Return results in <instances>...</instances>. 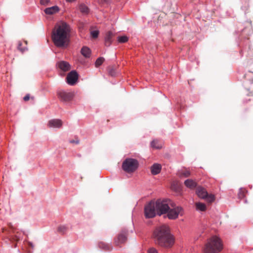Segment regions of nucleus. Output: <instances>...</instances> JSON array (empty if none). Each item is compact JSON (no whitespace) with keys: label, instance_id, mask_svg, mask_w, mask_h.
<instances>
[{"label":"nucleus","instance_id":"nucleus-26","mask_svg":"<svg viewBox=\"0 0 253 253\" xmlns=\"http://www.w3.org/2000/svg\"><path fill=\"white\" fill-rule=\"evenodd\" d=\"M116 68L115 66H109L108 68V72L110 75L114 76L116 74Z\"/></svg>","mask_w":253,"mask_h":253},{"label":"nucleus","instance_id":"nucleus-40","mask_svg":"<svg viewBox=\"0 0 253 253\" xmlns=\"http://www.w3.org/2000/svg\"><path fill=\"white\" fill-rule=\"evenodd\" d=\"M66 1L67 2H73L75 1H76V0H66Z\"/></svg>","mask_w":253,"mask_h":253},{"label":"nucleus","instance_id":"nucleus-16","mask_svg":"<svg viewBox=\"0 0 253 253\" xmlns=\"http://www.w3.org/2000/svg\"><path fill=\"white\" fill-rule=\"evenodd\" d=\"M114 35L111 31L108 32L105 38V44L106 46H109L112 42V38Z\"/></svg>","mask_w":253,"mask_h":253},{"label":"nucleus","instance_id":"nucleus-5","mask_svg":"<svg viewBox=\"0 0 253 253\" xmlns=\"http://www.w3.org/2000/svg\"><path fill=\"white\" fill-rule=\"evenodd\" d=\"M155 203L157 213L159 215L168 212L170 207H173V203L169 199H159Z\"/></svg>","mask_w":253,"mask_h":253},{"label":"nucleus","instance_id":"nucleus-11","mask_svg":"<svg viewBox=\"0 0 253 253\" xmlns=\"http://www.w3.org/2000/svg\"><path fill=\"white\" fill-rule=\"evenodd\" d=\"M127 240V232L126 230H122L115 239L114 242L116 246H120L125 243Z\"/></svg>","mask_w":253,"mask_h":253},{"label":"nucleus","instance_id":"nucleus-30","mask_svg":"<svg viewBox=\"0 0 253 253\" xmlns=\"http://www.w3.org/2000/svg\"><path fill=\"white\" fill-rule=\"evenodd\" d=\"M20 238L19 236L17 235H15L14 236H11L9 237V240L12 242H18Z\"/></svg>","mask_w":253,"mask_h":253},{"label":"nucleus","instance_id":"nucleus-12","mask_svg":"<svg viewBox=\"0 0 253 253\" xmlns=\"http://www.w3.org/2000/svg\"><path fill=\"white\" fill-rule=\"evenodd\" d=\"M78 79V74L75 71H72L67 75V83L71 85H74Z\"/></svg>","mask_w":253,"mask_h":253},{"label":"nucleus","instance_id":"nucleus-38","mask_svg":"<svg viewBox=\"0 0 253 253\" xmlns=\"http://www.w3.org/2000/svg\"><path fill=\"white\" fill-rule=\"evenodd\" d=\"M30 99V95L29 94H27L24 97V101H28Z\"/></svg>","mask_w":253,"mask_h":253},{"label":"nucleus","instance_id":"nucleus-24","mask_svg":"<svg viewBox=\"0 0 253 253\" xmlns=\"http://www.w3.org/2000/svg\"><path fill=\"white\" fill-rule=\"evenodd\" d=\"M190 175V172L188 170L179 171L178 175L180 177H187Z\"/></svg>","mask_w":253,"mask_h":253},{"label":"nucleus","instance_id":"nucleus-3","mask_svg":"<svg viewBox=\"0 0 253 253\" xmlns=\"http://www.w3.org/2000/svg\"><path fill=\"white\" fill-rule=\"evenodd\" d=\"M153 236L156 243L161 247L170 248L174 245V238L166 225L157 227L154 231Z\"/></svg>","mask_w":253,"mask_h":253},{"label":"nucleus","instance_id":"nucleus-2","mask_svg":"<svg viewBox=\"0 0 253 253\" xmlns=\"http://www.w3.org/2000/svg\"><path fill=\"white\" fill-rule=\"evenodd\" d=\"M153 236L156 243L161 247L170 248L174 245V238L166 225L157 227L154 231Z\"/></svg>","mask_w":253,"mask_h":253},{"label":"nucleus","instance_id":"nucleus-33","mask_svg":"<svg viewBox=\"0 0 253 253\" xmlns=\"http://www.w3.org/2000/svg\"><path fill=\"white\" fill-rule=\"evenodd\" d=\"M49 2V0H41L40 3L41 4L43 5H47Z\"/></svg>","mask_w":253,"mask_h":253},{"label":"nucleus","instance_id":"nucleus-19","mask_svg":"<svg viewBox=\"0 0 253 253\" xmlns=\"http://www.w3.org/2000/svg\"><path fill=\"white\" fill-rule=\"evenodd\" d=\"M185 186L190 189H193L196 187L197 184L192 179H187L184 182Z\"/></svg>","mask_w":253,"mask_h":253},{"label":"nucleus","instance_id":"nucleus-10","mask_svg":"<svg viewBox=\"0 0 253 253\" xmlns=\"http://www.w3.org/2000/svg\"><path fill=\"white\" fill-rule=\"evenodd\" d=\"M58 97L61 101L69 102L74 97V93L71 91H67L63 90H58L57 92Z\"/></svg>","mask_w":253,"mask_h":253},{"label":"nucleus","instance_id":"nucleus-32","mask_svg":"<svg viewBox=\"0 0 253 253\" xmlns=\"http://www.w3.org/2000/svg\"><path fill=\"white\" fill-rule=\"evenodd\" d=\"M8 227L10 228V229L11 230V231H8V233H10L11 232L12 233H15V228L13 226V225H12L11 223H8Z\"/></svg>","mask_w":253,"mask_h":253},{"label":"nucleus","instance_id":"nucleus-6","mask_svg":"<svg viewBox=\"0 0 253 253\" xmlns=\"http://www.w3.org/2000/svg\"><path fill=\"white\" fill-rule=\"evenodd\" d=\"M139 166L137 160L132 158L126 159L122 164V169L126 172L131 173L134 172Z\"/></svg>","mask_w":253,"mask_h":253},{"label":"nucleus","instance_id":"nucleus-23","mask_svg":"<svg viewBox=\"0 0 253 253\" xmlns=\"http://www.w3.org/2000/svg\"><path fill=\"white\" fill-rule=\"evenodd\" d=\"M151 147L155 149H160L162 147V145L158 140H154L151 142Z\"/></svg>","mask_w":253,"mask_h":253},{"label":"nucleus","instance_id":"nucleus-35","mask_svg":"<svg viewBox=\"0 0 253 253\" xmlns=\"http://www.w3.org/2000/svg\"><path fill=\"white\" fill-rule=\"evenodd\" d=\"M110 0H98V1L100 4H104L109 3Z\"/></svg>","mask_w":253,"mask_h":253},{"label":"nucleus","instance_id":"nucleus-9","mask_svg":"<svg viewBox=\"0 0 253 253\" xmlns=\"http://www.w3.org/2000/svg\"><path fill=\"white\" fill-rule=\"evenodd\" d=\"M167 213V216L169 219H175L178 217L179 215H183V210L181 207H175L173 204V207H170Z\"/></svg>","mask_w":253,"mask_h":253},{"label":"nucleus","instance_id":"nucleus-25","mask_svg":"<svg viewBox=\"0 0 253 253\" xmlns=\"http://www.w3.org/2000/svg\"><path fill=\"white\" fill-rule=\"evenodd\" d=\"M104 61L105 59L103 57H100L98 58L95 62V67L97 68L99 67L100 65L102 64Z\"/></svg>","mask_w":253,"mask_h":253},{"label":"nucleus","instance_id":"nucleus-39","mask_svg":"<svg viewBox=\"0 0 253 253\" xmlns=\"http://www.w3.org/2000/svg\"><path fill=\"white\" fill-rule=\"evenodd\" d=\"M28 244L29 246L32 249L34 248V246L32 242H28Z\"/></svg>","mask_w":253,"mask_h":253},{"label":"nucleus","instance_id":"nucleus-34","mask_svg":"<svg viewBox=\"0 0 253 253\" xmlns=\"http://www.w3.org/2000/svg\"><path fill=\"white\" fill-rule=\"evenodd\" d=\"M22 45V43L21 42H19L18 49L21 51L22 52H23L26 49H27L25 48H22V47H21Z\"/></svg>","mask_w":253,"mask_h":253},{"label":"nucleus","instance_id":"nucleus-21","mask_svg":"<svg viewBox=\"0 0 253 253\" xmlns=\"http://www.w3.org/2000/svg\"><path fill=\"white\" fill-rule=\"evenodd\" d=\"M99 246L100 248L106 251H111L112 249V247L110 244L103 242H100L99 243Z\"/></svg>","mask_w":253,"mask_h":253},{"label":"nucleus","instance_id":"nucleus-36","mask_svg":"<svg viewBox=\"0 0 253 253\" xmlns=\"http://www.w3.org/2000/svg\"><path fill=\"white\" fill-rule=\"evenodd\" d=\"M79 142H80L78 138H77L75 140L73 139V140H70V143L79 144Z\"/></svg>","mask_w":253,"mask_h":253},{"label":"nucleus","instance_id":"nucleus-31","mask_svg":"<svg viewBox=\"0 0 253 253\" xmlns=\"http://www.w3.org/2000/svg\"><path fill=\"white\" fill-rule=\"evenodd\" d=\"M99 34V31L97 30L92 31L91 32V36L92 38L95 39L97 38Z\"/></svg>","mask_w":253,"mask_h":253},{"label":"nucleus","instance_id":"nucleus-8","mask_svg":"<svg viewBox=\"0 0 253 253\" xmlns=\"http://www.w3.org/2000/svg\"><path fill=\"white\" fill-rule=\"evenodd\" d=\"M157 212L156 203L151 201L146 205L144 208V214L146 218H153L155 216Z\"/></svg>","mask_w":253,"mask_h":253},{"label":"nucleus","instance_id":"nucleus-20","mask_svg":"<svg viewBox=\"0 0 253 253\" xmlns=\"http://www.w3.org/2000/svg\"><path fill=\"white\" fill-rule=\"evenodd\" d=\"M79 9L80 12L84 14H86L89 12V8L83 3H81L79 5Z\"/></svg>","mask_w":253,"mask_h":253},{"label":"nucleus","instance_id":"nucleus-14","mask_svg":"<svg viewBox=\"0 0 253 253\" xmlns=\"http://www.w3.org/2000/svg\"><path fill=\"white\" fill-rule=\"evenodd\" d=\"M58 66L63 72H67L70 70V65L66 61H61L58 62Z\"/></svg>","mask_w":253,"mask_h":253},{"label":"nucleus","instance_id":"nucleus-18","mask_svg":"<svg viewBox=\"0 0 253 253\" xmlns=\"http://www.w3.org/2000/svg\"><path fill=\"white\" fill-rule=\"evenodd\" d=\"M82 54L85 58H89L91 54V50L86 46H84L81 49Z\"/></svg>","mask_w":253,"mask_h":253},{"label":"nucleus","instance_id":"nucleus-28","mask_svg":"<svg viewBox=\"0 0 253 253\" xmlns=\"http://www.w3.org/2000/svg\"><path fill=\"white\" fill-rule=\"evenodd\" d=\"M246 192V191L245 189H243V188L240 189L239 193H238V198L239 199H243L245 196Z\"/></svg>","mask_w":253,"mask_h":253},{"label":"nucleus","instance_id":"nucleus-7","mask_svg":"<svg viewBox=\"0 0 253 253\" xmlns=\"http://www.w3.org/2000/svg\"><path fill=\"white\" fill-rule=\"evenodd\" d=\"M196 194L199 197L206 200L209 203H211L214 200V196L212 194H209L203 187H198L196 189Z\"/></svg>","mask_w":253,"mask_h":253},{"label":"nucleus","instance_id":"nucleus-41","mask_svg":"<svg viewBox=\"0 0 253 253\" xmlns=\"http://www.w3.org/2000/svg\"><path fill=\"white\" fill-rule=\"evenodd\" d=\"M2 232H4L5 230H6V229H5L4 228H2Z\"/></svg>","mask_w":253,"mask_h":253},{"label":"nucleus","instance_id":"nucleus-15","mask_svg":"<svg viewBox=\"0 0 253 253\" xmlns=\"http://www.w3.org/2000/svg\"><path fill=\"white\" fill-rule=\"evenodd\" d=\"M161 169V165L160 164L156 163L151 166V172L153 175H156L160 172Z\"/></svg>","mask_w":253,"mask_h":253},{"label":"nucleus","instance_id":"nucleus-22","mask_svg":"<svg viewBox=\"0 0 253 253\" xmlns=\"http://www.w3.org/2000/svg\"><path fill=\"white\" fill-rule=\"evenodd\" d=\"M196 209L200 211H205L207 210V207L204 203L197 202L195 204Z\"/></svg>","mask_w":253,"mask_h":253},{"label":"nucleus","instance_id":"nucleus-27","mask_svg":"<svg viewBox=\"0 0 253 253\" xmlns=\"http://www.w3.org/2000/svg\"><path fill=\"white\" fill-rule=\"evenodd\" d=\"M58 232L61 234H64L67 231V227L64 225H61L58 227Z\"/></svg>","mask_w":253,"mask_h":253},{"label":"nucleus","instance_id":"nucleus-13","mask_svg":"<svg viewBox=\"0 0 253 253\" xmlns=\"http://www.w3.org/2000/svg\"><path fill=\"white\" fill-rule=\"evenodd\" d=\"M62 125V122L59 119H53L48 123V126L51 127L59 128Z\"/></svg>","mask_w":253,"mask_h":253},{"label":"nucleus","instance_id":"nucleus-4","mask_svg":"<svg viewBox=\"0 0 253 253\" xmlns=\"http://www.w3.org/2000/svg\"><path fill=\"white\" fill-rule=\"evenodd\" d=\"M223 248L220 238L213 236L209 239L203 249L204 253H218Z\"/></svg>","mask_w":253,"mask_h":253},{"label":"nucleus","instance_id":"nucleus-29","mask_svg":"<svg viewBox=\"0 0 253 253\" xmlns=\"http://www.w3.org/2000/svg\"><path fill=\"white\" fill-rule=\"evenodd\" d=\"M118 39V42L121 43H125L128 41V38L126 36L119 37Z\"/></svg>","mask_w":253,"mask_h":253},{"label":"nucleus","instance_id":"nucleus-17","mask_svg":"<svg viewBox=\"0 0 253 253\" xmlns=\"http://www.w3.org/2000/svg\"><path fill=\"white\" fill-rule=\"evenodd\" d=\"M59 10V8L57 6H53L50 7L46 8L44 9V12L46 14L52 15L56 12Z\"/></svg>","mask_w":253,"mask_h":253},{"label":"nucleus","instance_id":"nucleus-37","mask_svg":"<svg viewBox=\"0 0 253 253\" xmlns=\"http://www.w3.org/2000/svg\"><path fill=\"white\" fill-rule=\"evenodd\" d=\"M148 253H158V252L155 249L151 248L148 250Z\"/></svg>","mask_w":253,"mask_h":253},{"label":"nucleus","instance_id":"nucleus-1","mask_svg":"<svg viewBox=\"0 0 253 253\" xmlns=\"http://www.w3.org/2000/svg\"><path fill=\"white\" fill-rule=\"evenodd\" d=\"M70 27L65 22L57 23L52 32L51 38L54 45L58 47L67 46L70 38Z\"/></svg>","mask_w":253,"mask_h":253}]
</instances>
